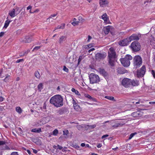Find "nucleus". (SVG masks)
<instances>
[{"label":"nucleus","mask_w":155,"mask_h":155,"mask_svg":"<svg viewBox=\"0 0 155 155\" xmlns=\"http://www.w3.org/2000/svg\"><path fill=\"white\" fill-rule=\"evenodd\" d=\"M79 22V21H74L71 23V24L75 26L76 25H78Z\"/></svg>","instance_id":"c9c22d12"},{"label":"nucleus","mask_w":155,"mask_h":155,"mask_svg":"<svg viewBox=\"0 0 155 155\" xmlns=\"http://www.w3.org/2000/svg\"><path fill=\"white\" fill-rule=\"evenodd\" d=\"M124 124H125V123H124L123 122H122V123H117V124H115L113 125L112 126V127H114L115 128H116L117 127H119L120 126H122Z\"/></svg>","instance_id":"a878e982"},{"label":"nucleus","mask_w":155,"mask_h":155,"mask_svg":"<svg viewBox=\"0 0 155 155\" xmlns=\"http://www.w3.org/2000/svg\"><path fill=\"white\" fill-rule=\"evenodd\" d=\"M106 56V54L104 52L98 53L96 54L95 58L96 61H100L104 59Z\"/></svg>","instance_id":"0eeeda50"},{"label":"nucleus","mask_w":155,"mask_h":155,"mask_svg":"<svg viewBox=\"0 0 155 155\" xmlns=\"http://www.w3.org/2000/svg\"><path fill=\"white\" fill-rule=\"evenodd\" d=\"M142 60L141 57L139 55L135 56L133 59L134 67L136 68L140 67L142 64Z\"/></svg>","instance_id":"20e7f679"},{"label":"nucleus","mask_w":155,"mask_h":155,"mask_svg":"<svg viewBox=\"0 0 155 155\" xmlns=\"http://www.w3.org/2000/svg\"><path fill=\"white\" fill-rule=\"evenodd\" d=\"M11 155H19L17 152H12Z\"/></svg>","instance_id":"49530a36"},{"label":"nucleus","mask_w":155,"mask_h":155,"mask_svg":"<svg viewBox=\"0 0 155 155\" xmlns=\"http://www.w3.org/2000/svg\"><path fill=\"white\" fill-rule=\"evenodd\" d=\"M16 110L19 113H21L22 112L21 108L19 107H16Z\"/></svg>","instance_id":"7c9ffc66"},{"label":"nucleus","mask_w":155,"mask_h":155,"mask_svg":"<svg viewBox=\"0 0 155 155\" xmlns=\"http://www.w3.org/2000/svg\"><path fill=\"white\" fill-rule=\"evenodd\" d=\"M28 53V51L24 52L23 53L22 55H24L25 54H27Z\"/></svg>","instance_id":"680f3d73"},{"label":"nucleus","mask_w":155,"mask_h":155,"mask_svg":"<svg viewBox=\"0 0 155 155\" xmlns=\"http://www.w3.org/2000/svg\"><path fill=\"white\" fill-rule=\"evenodd\" d=\"M67 37L66 36H61L59 38L58 42L61 44L64 41L67 39Z\"/></svg>","instance_id":"aec40b11"},{"label":"nucleus","mask_w":155,"mask_h":155,"mask_svg":"<svg viewBox=\"0 0 155 155\" xmlns=\"http://www.w3.org/2000/svg\"><path fill=\"white\" fill-rule=\"evenodd\" d=\"M32 36L31 35L25 36L23 41L25 43H30L32 40Z\"/></svg>","instance_id":"f8f14e48"},{"label":"nucleus","mask_w":155,"mask_h":155,"mask_svg":"<svg viewBox=\"0 0 155 155\" xmlns=\"http://www.w3.org/2000/svg\"><path fill=\"white\" fill-rule=\"evenodd\" d=\"M46 103H44V105L43 106V108L44 109H46Z\"/></svg>","instance_id":"13d9d810"},{"label":"nucleus","mask_w":155,"mask_h":155,"mask_svg":"<svg viewBox=\"0 0 155 155\" xmlns=\"http://www.w3.org/2000/svg\"><path fill=\"white\" fill-rule=\"evenodd\" d=\"M132 59V57L130 55H126L124 58L120 59V61L122 65L124 67L129 66L130 64V61Z\"/></svg>","instance_id":"7ed1b4c3"},{"label":"nucleus","mask_w":155,"mask_h":155,"mask_svg":"<svg viewBox=\"0 0 155 155\" xmlns=\"http://www.w3.org/2000/svg\"><path fill=\"white\" fill-rule=\"evenodd\" d=\"M20 12V11H19L18 13H16L15 9L13 8L12 10L9 11V14L12 18H13L19 14Z\"/></svg>","instance_id":"4468645a"},{"label":"nucleus","mask_w":155,"mask_h":155,"mask_svg":"<svg viewBox=\"0 0 155 155\" xmlns=\"http://www.w3.org/2000/svg\"><path fill=\"white\" fill-rule=\"evenodd\" d=\"M24 61V60L23 59H18L16 61V63H19L21 62H23Z\"/></svg>","instance_id":"c03bdc74"},{"label":"nucleus","mask_w":155,"mask_h":155,"mask_svg":"<svg viewBox=\"0 0 155 155\" xmlns=\"http://www.w3.org/2000/svg\"><path fill=\"white\" fill-rule=\"evenodd\" d=\"M2 87L1 86H0V95H2Z\"/></svg>","instance_id":"4d7b16f0"},{"label":"nucleus","mask_w":155,"mask_h":155,"mask_svg":"<svg viewBox=\"0 0 155 155\" xmlns=\"http://www.w3.org/2000/svg\"><path fill=\"white\" fill-rule=\"evenodd\" d=\"M33 151V152L35 153H37V151L35 150H34Z\"/></svg>","instance_id":"338daca9"},{"label":"nucleus","mask_w":155,"mask_h":155,"mask_svg":"<svg viewBox=\"0 0 155 155\" xmlns=\"http://www.w3.org/2000/svg\"><path fill=\"white\" fill-rule=\"evenodd\" d=\"M35 75L36 77L38 78H40V75L38 71H36L35 72Z\"/></svg>","instance_id":"473e14b6"},{"label":"nucleus","mask_w":155,"mask_h":155,"mask_svg":"<svg viewBox=\"0 0 155 155\" xmlns=\"http://www.w3.org/2000/svg\"><path fill=\"white\" fill-rule=\"evenodd\" d=\"M40 48V46H36L32 50L34 51L35 50H37L39 49Z\"/></svg>","instance_id":"79ce46f5"},{"label":"nucleus","mask_w":155,"mask_h":155,"mask_svg":"<svg viewBox=\"0 0 155 155\" xmlns=\"http://www.w3.org/2000/svg\"><path fill=\"white\" fill-rule=\"evenodd\" d=\"M57 149H59V150H61L62 149L63 147L59 145L58 144L57 145Z\"/></svg>","instance_id":"a18cd8bd"},{"label":"nucleus","mask_w":155,"mask_h":155,"mask_svg":"<svg viewBox=\"0 0 155 155\" xmlns=\"http://www.w3.org/2000/svg\"><path fill=\"white\" fill-rule=\"evenodd\" d=\"M19 8L18 7H16L15 8V11H16V12H17V11H18V10H19Z\"/></svg>","instance_id":"0e129e2a"},{"label":"nucleus","mask_w":155,"mask_h":155,"mask_svg":"<svg viewBox=\"0 0 155 155\" xmlns=\"http://www.w3.org/2000/svg\"><path fill=\"white\" fill-rule=\"evenodd\" d=\"M108 58L109 64L112 67L114 66L116 58V53L113 48L111 47L109 49Z\"/></svg>","instance_id":"f03ea898"},{"label":"nucleus","mask_w":155,"mask_h":155,"mask_svg":"<svg viewBox=\"0 0 155 155\" xmlns=\"http://www.w3.org/2000/svg\"><path fill=\"white\" fill-rule=\"evenodd\" d=\"M81 60V58H80V57H79L78 59V63H79L80 62Z\"/></svg>","instance_id":"e2e57ef3"},{"label":"nucleus","mask_w":155,"mask_h":155,"mask_svg":"<svg viewBox=\"0 0 155 155\" xmlns=\"http://www.w3.org/2000/svg\"><path fill=\"white\" fill-rule=\"evenodd\" d=\"M4 109V107H3L0 106V110L2 111Z\"/></svg>","instance_id":"052dcab7"},{"label":"nucleus","mask_w":155,"mask_h":155,"mask_svg":"<svg viewBox=\"0 0 155 155\" xmlns=\"http://www.w3.org/2000/svg\"><path fill=\"white\" fill-rule=\"evenodd\" d=\"M130 42V41L129 38H127L120 41L118 42V44L121 46H124L128 45Z\"/></svg>","instance_id":"1a4fd4ad"},{"label":"nucleus","mask_w":155,"mask_h":155,"mask_svg":"<svg viewBox=\"0 0 155 155\" xmlns=\"http://www.w3.org/2000/svg\"><path fill=\"white\" fill-rule=\"evenodd\" d=\"M0 77H1L2 78L3 77H5V79H4L5 81H6L7 80V78L8 77H10V75H6L5 76H4V74L2 71V69L0 70Z\"/></svg>","instance_id":"5701e85b"},{"label":"nucleus","mask_w":155,"mask_h":155,"mask_svg":"<svg viewBox=\"0 0 155 155\" xmlns=\"http://www.w3.org/2000/svg\"><path fill=\"white\" fill-rule=\"evenodd\" d=\"M63 70L66 72H68V69L65 66H64Z\"/></svg>","instance_id":"a19ab883"},{"label":"nucleus","mask_w":155,"mask_h":155,"mask_svg":"<svg viewBox=\"0 0 155 155\" xmlns=\"http://www.w3.org/2000/svg\"><path fill=\"white\" fill-rule=\"evenodd\" d=\"M0 149L4 150L10 149L6 145V142L2 140H0Z\"/></svg>","instance_id":"9b49d317"},{"label":"nucleus","mask_w":155,"mask_h":155,"mask_svg":"<svg viewBox=\"0 0 155 155\" xmlns=\"http://www.w3.org/2000/svg\"><path fill=\"white\" fill-rule=\"evenodd\" d=\"M0 95V101H3L4 98Z\"/></svg>","instance_id":"6e6d98bb"},{"label":"nucleus","mask_w":155,"mask_h":155,"mask_svg":"<svg viewBox=\"0 0 155 155\" xmlns=\"http://www.w3.org/2000/svg\"><path fill=\"white\" fill-rule=\"evenodd\" d=\"M65 26V24L64 23H63L61 24V26H59V28L61 29H63L64 28Z\"/></svg>","instance_id":"ea45409f"},{"label":"nucleus","mask_w":155,"mask_h":155,"mask_svg":"<svg viewBox=\"0 0 155 155\" xmlns=\"http://www.w3.org/2000/svg\"><path fill=\"white\" fill-rule=\"evenodd\" d=\"M112 28V27L110 26L104 27L103 28V30L104 33L106 35L108 34Z\"/></svg>","instance_id":"a211bd4d"},{"label":"nucleus","mask_w":155,"mask_h":155,"mask_svg":"<svg viewBox=\"0 0 155 155\" xmlns=\"http://www.w3.org/2000/svg\"><path fill=\"white\" fill-rule=\"evenodd\" d=\"M31 131L36 133H39L41 132V128H38V129L35 128L32 129Z\"/></svg>","instance_id":"393cba45"},{"label":"nucleus","mask_w":155,"mask_h":155,"mask_svg":"<svg viewBox=\"0 0 155 155\" xmlns=\"http://www.w3.org/2000/svg\"><path fill=\"white\" fill-rule=\"evenodd\" d=\"M137 133L136 132H135L134 133L131 134L130 136V137L129 138V139L130 140L131 139L132 137L135 134H136Z\"/></svg>","instance_id":"4c0bfd02"},{"label":"nucleus","mask_w":155,"mask_h":155,"mask_svg":"<svg viewBox=\"0 0 155 155\" xmlns=\"http://www.w3.org/2000/svg\"><path fill=\"white\" fill-rule=\"evenodd\" d=\"M57 15V13L56 14H55L51 15L47 19V20H48L49 21H50V19H52V18L55 17Z\"/></svg>","instance_id":"2f4dec72"},{"label":"nucleus","mask_w":155,"mask_h":155,"mask_svg":"<svg viewBox=\"0 0 155 155\" xmlns=\"http://www.w3.org/2000/svg\"><path fill=\"white\" fill-rule=\"evenodd\" d=\"M81 146L82 147H84L85 146V144L84 143H81Z\"/></svg>","instance_id":"69168bd1"},{"label":"nucleus","mask_w":155,"mask_h":155,"mask_svg":"<svg viewBox=\"0 0 155 155\" xmlns=\"http://www.w3.org/2000/svg\"><path fill=\"white\" fill-rule=\"evenodd\" d=\"M95 50L94 48H92L88 51V52L90 53L91 51H94Z\"/></svg>","instance_id":"3c124183"},{"label":"nucleus","mask_w":155,"mask_h":155,"mask_svg":"<svg viewBox=\"0 0 155 155\" xmlns=\"http://www.w3.org/2000/svg\"><path fill=\"white\" fill-rule=\"evenodd\" d=\"M117 71L118 74H122L127 72V71L125 70L123 68L119 67L117 69Z\"/></svg>","instance_id":"ddd939ff"},{"label":"nucleus","mask_w":155,"mask_h":155,"mask_svg":"<svg viewBox=\"0 0 155 155\" xmlns=\"http://www.w3.org/2000/svg\"><path fill=\"white\" fill-rule=\"evenodd\" d=\"M130 83H130V86L132 85V86H137L139 84L138 81L136 80H131Z\"/></svg>","instance_id":"4be33fe9"},{"label":"nucleus","mask_w":155,"mask_h":155,"mask_svg":"<svg viewBox=\"0 0 155 155\" xmlns=\"http://www.w3.org/2000/svg\"><path fill=\"white\" fill-rule=\"evenodd\" d=\"M50 102L56 107H60L63 105V98L59 95L52 97L50 99Z\"/></svg>","instance_id":"f257e3e1"},{"label":"nucleus","mask_w":155,"mask_h":155,"mask_svg":"<svg viewBox=\"0 0 155 155\" xmlns=\"http://www.w3.org/2000/svg\"><path fill=\"white\" fill-rule=\"evenodd\" d=\"M130 47L132 50L134 51H138L140 50V44L137 41H134L132 42Z\"/></svg>","instance_id":"423d86ee"},{"label":"nucleus","mask_w":155,"mask_h":155,"mask_svg":"<svg viewBox=\"0 0 155 155\" xmlns=\"http://www.w3.org/2000/svg\"><path fill=\"white\" fill-rule=\"evenodd\" d=\"M105 97L106 98L109 100H110L115 101V100H114V98L113 97L106 96Z\"/></svg>","instance_id":"c756f323"},{"label":"nucleus","mask_w":155,"mask_h":155,"mask_svg":"<svg viewBox=\"0 0 155 155\" xmlns=\"http://www.w3.org/2000/svg\"><path fill=\"white\" fill-rule=\"evenodd\" d=\"M88 127L91 128H94L96 127V125L95 124H93L91 125H88Z\"/></svg>","instance_id":"37998d69"},{"label":"nucleus","mask_w":155,"mask_h":155,"mask_svg":"<svg viewBox=\"0 0 155 155\" xmlns=\"http://www.w3.org/2000/svg\"><path fill=\"white\" fill-rule=\"evenodd\" d=\"M151 72L153 77L155 78V71L154 70H152Z\"/></svg>","instance_id":"de8ad7c7"},{"label":"nucleus","mask_w":155,"mask_h":155,"mask_svg":"<svg viewBox=\"0 0 155 155\" xmlns=\"http://www.w3.org/2000/svg\"><path fill=\"white\" fill-rule=\"evenodd\" d=\"M71 91L72 92H74L76 94L78 95L79 92L77 90H76L74 88H72L71 89Z\"/></svg>","instance_id":"72a5a7b5"},{"label":"nucleus","mask_w":155,"mask_h":155,"mask_svg":"<svg viewBox=\"0 0 155 155\" xmlns=\"http://www.w3.org/2000/svg\"><path fill=\"white\" fill-rule=\"evenodd\" d=\"M99 72L104 77H105L108 76V74L104 69L100 68L99 69Z\"/></svg>","instance_id":"6ab92c4d"},{"label":"nucleus","mask_w":155,"mask_h":155,"mask_svg":"<svg viewBox=\"0 0 155 155\" xmlns=\"http://www.w3.org/2000/svg\"><path fill=\"white\" fill-rule=\"evenodd\" d=\"M5 33L3 32H1L0 33V37L3 36L4 35Z\"/></svg>","instance_id":"603ef678"},{"label":"nucleus","mask_w":155,"mask_h":155,"mask_svg":"<svg viewBox=\"0 0 155 155\" xmlns=\"http://www.w3.org/2000/svg\"><path fill=\"white\" fill-rule=\"evenodd\" d=\"M85 96L86 97L88 98L91 101H93L94 102L96 101V100L95 98L92 97L91 96H90L88 94H85Z\"/></svg>","instance_id":"b1692460"},{"label":"nucleus","mask_w":155,"mask_h":155,"mask_svg":"<svg viewBox=\"0 0 155 155\" xmlns=\"http://www.w3.org/2000/svg\"><path fill=\"white\" fill-rule=\"evenodd\" d=\"M93 45L92 44H89L85 46V48L88 49L92 47Z\"/></svg>","instance_id":"e433bc0d"},{"label":"nucleus","mask_w":155,"mask_h":155,"mask_svg":"<svg viewBox=\"0 0 155 155\" xmlns=\"http://www.w3.org/2000/svg\"><path fill=\"white\" fill-rule=\"evenodd\" d=\"M43 84L41 83H40L38 85V89L39 91H41L43 89Z\"/></svg>","instance_id":"c85d7f7f"},{"label":"nucleus","mask_w":155,"mask_h":155,"mask_svg":"<svg viewBox=\"0 0 155 155\" xmlns=\"http://www.w3.org/2000/svg\"><path fill=\"white\" fill-rule=\"evenodd\" d=\"M109 3L108 1L107 0H100L99 4L100 6L104 7L106 6Z\"/></svg>","instance_id":"dca6fc26"},{"label":"nucleus","mask_w":155,"mask_h":155,"mask_svg":"<svg viewBox=\"0 0 155 155\" xmlns=\"http://www.w3.org/2000/svg\"><path fill=\"white\" fill-rule=\"evenodd\" d=\"M89 78L90 83L92 84L97 83L100 81L99 76L94 73L91 74L89 76Z\"/></svg>","instance_id":"39448f33"},{"label":"nucleus","mask_w":155,"mask_h":155,"mask_svg":"<svg viewBox=\"0 0 155 155\" xmlns=\"http://www.w3.org/2000/svg\"><path fill=\"white\" fill-rule=\"evenodd\" d=\"M69 134V131L68 130H66L63 131V134L64 135H66L67 136V134Z\"/></svg>","instance_id":"58836bf2"},{"label":"nucleus","mask_w":155,"mask_h":155,"mask_svg":"<svg viewBox=\"0 0 155 155\" xmlns=\"http://www.w3.org/2000/svg\"><path fill=\"white\" fill-rule=\"evenodd\" d=\"M130 41L133 40H138L139 39V36L136 34H133L130 36L129 38Z\"/></svg>","instance_id":"2eb2a0df"},{"label":"nucleus","mask_w":155,"mask_h":155,"mask_svg":"<svg viewBox=\"0 0 155 155\" xmlns=\"http://www.w3.org/2000/svg\"><path fill=\"white\" fill-rule=\"evenodd\" d=\"M149 104H155V102H152V101L150 102H149Z\"/></svg>","instance_id":"774afa93"},{"label":"nucleus","mask_w":155,"mask_h":155,"mask_svg":"<svg viewBox=\"0 0 155 155\" xmlns=\"http://www.w3.org/2000/svg\"><path fill=\"white\" fill-rule=\"evenodd\" d=\"M7 20L5 21V25L4 27V28H6L8 27L9 24L11 22V21L8 20V17L7 18Z\"/></svg>","instance_id":"cd10ccee"},{"label":"nucleus","mask_w":155,"mask_h":155,"mask_svg":"<svg viewBox=\"0 0 155 155\" xmlns=\"http://www.w3.org/2000/svg\"><path fill=\"white\" fill-rule=\"evenodd\" d=\"M32 8V6L31 5H29L28 7L27 8V10H28L29 9H31Z\"/></svg>","instance_id":"864d4df0"},{"label":"nucleus","mask_w":155,"mask_h":155,"mask_svg":"<svg viewBox=\"0 0 155 155\" xmlns=\"http://www.w3.org/2000/svg\"><path fill=\"white\" fill-rule=\"evenodd\" d=\"M109 136V135H108V134H106V135H103L102 137V139H103V138H104L106 137H108Z\"/></svg>","instance_id":"09e8293b"},{"label":"nucleus","mask_w":155,"mask_h":155,"mask_svg":"<svg viewBox=\"0 0 155 155\" xmlns=\"http://www.w3.org/2000/svg\"><path fill=\"white\" fill-rule=\"evenodd\" d=\"M73 107L74 109L77 110H78L80 108V106L78 105L77 103L75 102V101L73 99Z\"/></svg>","instance_id":"412c9836"},{"label":"nucleus","mask_w":155,"mask_h":155,"mask_svg":"<svg viewBox=\"0 0 155 155\" xmlns=\"http://www.w3.org/2000/svg\"><path fill=\"white\" fill-rule=\"evenodd\" d=\"M58 133V130L57 129L54 130L52 132V134L53 135L56 136Z\"/></svg>","instance_id":"f704fd0d"},{"label":"nucleus","mask_w":155,"mask_h":155,"mask_svg":"<svg viewBox=\"0 0 155 155\" xmlns=\"http://www.w3.org/2000/svg\"><path fill=\"white\" fill-rule=\"evenodd\" d=\"M92 38L91 37L90 35L88 36V38L87 40V42H89L90 40Z\"/></svg>","instance_id":"8fccbe9b"},{"label":"nucleus","mask_w":155,"mask_h":155,"mask_svg":"<svg viewBox=\"0 0 155 155\" xmlns=\"http://www.w3.org/2000/svg\"><path fill=\"white\" fill-rule=\"evenodd\" d=\"M131 79L127 78H124L122 81V84L125 87H129L130 86Z\"/></svg>","instance_id":"9d476101"},{"label":"nucleus","mask_w":155,"mask_h":155,"mask_svg":"<svg viewBox=\"0 0 155 155\" xmlns=\"http://www.w3.org/2000/svg\"><path fill=\"white\" fill-rule=\"evenodd\" d=\"M102 18L104 20V21L106 23L107 20V15L105 13L101 16Z\"/></svg>","instance_id":"bb28decb"},{"label":"nucleus","mask_w":155,"mask_h":155,"mask_svg":"<svg viewBox=\"0 0 155 155\" xmlns=\"http://www.w3.org/2000/svg\"><path fill=\"white\" fill-rule=\"evenodd\" d=\"M142 113L140 111L134 112L131 114V116L134 117H137L142 116Z\"/></svg>","instance_id":"f3484780"},{"label":"nucleus","mask_w":155,"mask_h":155,"mask_svg":"<svg viewBox=\"0 0 155 155\" xmlns=\"http://www.w3.org/2000/svg\"><path fill=\"white\" fill-rule=\"evenodd\" d=\"M63 113V110H61L59 111V114H62Z\"/></svg>","instance_id":"5fc2aeb1"},{"label":"nucleus","mask_w":155,"mask_h":155,"mask_svg":"<svg viewBox=\"0 0 155 155\" xmlns=\"http://www.w3.org/2000/svg\"><path fill=\"white\" fill-rule=\"evenodd\" d=\"M146 69L145 66H143L140 70L137 71V76L139 78L143 77L145 74Z\"/></svg>","instance_id":"6e6552de"},{"label":"nucleus","mask_w":155,"mask_h":155,"mask_svg":"<svg viewBox=\"0 0 155 155\" xmlns=\"http://www.w3.org/2000/svg\"><path fill=\"white\" fill-rule=\"evenodd\" d=\"M101 144L100 143H98L97 145V147L98 148H100V147H101Z\"/></svg>","instance_id":"bf43d9fd"}]
</instances>
